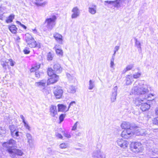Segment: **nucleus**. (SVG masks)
I'll list each match as a JSON object with an SVG mask.
<instances>
[{
  "label": "nucleus",
  "instance_id": "f03ea898",
  "mask_svg": "<svg viewBox=\"0 0 158 158\" xmlns=\"http://www.w3.org/2000/svg\"><path fill=\"white\" fill-rule=\"evenodd\" d=\"M56 17L55 15H52L51 17L47 18L44 21L45 27L48 31H51L55 26Z\"/></svg>",
  "mask_w": 158,
  "mask_h": 158
},
{
  "label": "nucleus",
  "instance_id": "c03bdc74",
  "mask_svg": "<svg viewBox=\"0 0 158 158\" xmlns=\"http://www.w3.org/2000/svg\"><path fill=\"white\" fill-rule=\"evenodd\" d=\"M123 139H118L117 140V144L119 146H121L122 143H123Z\"/></svg>",
  "mask_w": 158,
  "mask_h": 158
},
{
  "label": "nucleus",
  "instance_id": "6ab92c4d",
  "mask_svg": "<svg viewBox=\"0 0 158 158\" xmlns=\"http://www.w3.org/2000/svg\"><path fill=\"white\" fill-rule=\"evenodd\" d=\"M53 37L55 40L60 44H61L62 41V35L57 33H55L53 34Z\"/></svg>",
  "mask_w": 158,
  "mask_h": 158
},
{
  "label": "nucleus",
  "instance_id": "69168bd1",
  "mask_svg": "<svg viewBox=\"0 0 158 158\" xmlns=\"http://www.w3.org/2000/svg\"><path fill=\"white\" fill-rule=\"evenodd\" d=\"M21 26L23 27L24 29H26L27 28V27L22 24L21 25Z\"/></svg>",
  "mask_w": 158,
  "mask_h": 158
},
{
  "label": "nucleus",
  "instance_id": "f8f14e48",
  "mask_svg": "<svg viewBox=\"0 0 158 158\" xmlns=\"http://www.w3.org/2000/svg\"><path fill=\"white\" fill-rule=\"evenodd\" d=\"M135 133L137 135H145L149 133L148 132V130H146L145 129L139 128L136 131Z\"/></svg>",
  "mask_w": 158,
  "mask_h": 158
},
{
  "label": "nucleus",
  "instance_id": "bf43d9fd",
  "mask_svg": "<svg viewBox=\"0 0 158 158\" xmlns=\"http://www.w3.org/2000/svg\"><path fill=\"white\" fill-rule=\"evenodd\" d=\"M35 77L37 78H39L40 77V75L39 74V73L38 71L35 72Z\"/></svg>",
  "mask_w": 158,
  "mask_h": 158
},
{
  "label": "nucleus",
  "instance_id": "7ed1b4c3",
  "mask_svg": "<svg viewBox=\"0 0 158 158\" xmlns=\"http://www.w3.org/2000/svg\"><path fill=\"white\" fill-rule=\"evenodd\" d=\"M25 40L26 42L30 47L31 48L35 47L40 48V44L37 43L32 35L29 34L27 33L26 34Z\"/></svg>",
  "mask_w": 158,
  "mask_h": 158
},
{
  "label": "nucleus",
  "instance_id": "79ce46f5",
  "mask_svg": "<svg viewBox=\"0 0 158 158\" xmlns=\"http://www.w3.org/2000/svg\"><path fill=\"white\" fill-rule=\"evenodd\" d=\"M9 128L10 130L11 134L14 132V131H16V128H15V127L14 125H11L9 126Z\"/></svg>",
  "mask_w": 158,
  "mask_h": 158
},
{
  "label": "nucleus",
  "instance_id": "5701e85b",
  "mask_svg": "<svg viewBox=\"0 0 158 158\" xmlns=\"http://www.w3.org/2000/svg\"><path fill=\"white\" fill-rule=\"evenodd\" d=\"M43 0H35V4L37 6H44L47 3V2L45 1L43 2H42L43 1Z\"/></svg>",
  "mask_w": 158,
  "mask_h": 158
},
{
  "label": "nucleus",
  "instance_id": "09e8293b",
  "mask_svg": "<svg viewBox=\"0 0 158 158\" xmlns=\"http://www.w3.org/2000/svg\"><path fill=\"white\" fill-rule=\"evenodd\" d=\"M55 135L56 137L60 139H62L63 138V136L62 135L58 133H56Z\"/></svg>",
  "mask_w": 158,
  "mask_h": 158
},
{
  "label": "nucleus",
  "instance_id": "3c124183",
  "mask_svg": "<svg viewBox=\"0 0 158 158\" xmlns=\"http://www.w3.org/2000/svg\"><path fill=\"white\" fill-rule=\"evenodd\" d=\"M6 133V131L4 129H2V127L0 128V135L4 134Z\"/></svg>",
  "mask_w": 158,
  "mask_h": 158
},
{
  "label": "nucleus",
  "instance_id": "a878e982",
  "mask_svg": "<svg viewBox=\"0 0 158 158\" xmlns=\"http://www.w3.org/2000/svg\"><path fill=\"white\" fill-rule=\"evenodd\" d=\"M155 113L156 115H158V107L156 109ZM152 122L153 124L158 126V117L154 118L152 120Z\"/></svg>",
  "mask_w": 158,
  "mask_h": 158
},
{
  "label": "nucleus",
  "instance_id": "c756f323",
  "mask_svg": "<svg viewBox=\"0 0 158 158\" xmlns=\"http://www.w3.org/2000/svg\"><path fill=\"white\" fill-rule=\"evenodd\" d=\"M14 18L15 15L13 14H11L7 18L6 22L7 23H11L13 21V20Z\"/></svg>",
  "mask_w": 158,
  "mask_h": 158
},
{
  "label": "nucleus",
  "instance_id": "864d4df0",
  "mask_svg": "<svg viewBox=\"0 0 158 158\" xmlns=\"http://www.w3.org/2000/svg\"><path fill=\"white\" fill-rule=\"evenodd\" d=\"M30 52V51L28 50L27 48H25L23 50V52L25 54H28Z\"/></svg>",
  "mask_w": 158,
  "mask_h": 158
},
{
  "label": "nucleus",
  "instance_id": "4468645a",
  "mask_svg": "<svg viewBox=\"0 0 158 158\" xmlns=\"http://www.w3.org/2000/svg\"><path fill=\"white\" fill-rule=\"evenodd\" d=\"M50 115L53 117L57 118L56 115L57 114L56 107L55 106L52 105L50 109Z\"/></svg>",
  "mask_w": 158,
  "mask_h": 158
},
{
  "label": "nucleus",
  "instance_id": "f257e3e1",
  "mask_svg": "<svg viewBox=\"0 0 158 158\" xmlns=\"http://www.w3.org/2000/svg\"><path fill=\"white\" fill-rule=\"evenodd\" d=\"M149 92L148 88L146 85L143 83L142 81H137L133 84L131 89V93L135 95H144V99H148L151 96L154 95L152 94H149L146 97L145 95Z\"/></svg>",
  "mask_w": 158,
  "mask_h": 158
},
{
  "label": "nucleus",
  "instance_id": "423d86ee",
  "mask_svg": "<svg viewBox=\"0 0 158 158\" xmlns=\"http://www.w3.org/2000/svg\"><path fill=\"white\" fill-rule=\"evenodd\" d=\"M53 92L56 98L60 99L61 98L63 91L61 87L58 86L54 87Z\"/></svg>",
  "mask_w": 158,
  "mask_h": 158
},
{
  "label": "nucleus",
  "instance_id": "a18cd8bd",
  "mask_svg": "<svg viewBox=\"0 0 158 158\" xmlns=\"http://www.w3.org/2000/svg\"><path fill=\"white\" fill-rule=\"evenodd\" d=\"M114 58H112L110 60V67L114 69Z\"/></svg>",
  "mask_w": 158,
  "mask_h": 158
},
{
  "label": "nucleus",
  "instance_id": "dca6fc26",
  "mask_svg": "<svg viewBox=\"0 0 158 158\" xmlns=\"http://www.w3.org/2000/svg\"><path fill=\"white\" fill-rule=\"evenodd\" d=\"M102 153L100 150L95 151L92 154L93 158H102Z\"/></svg>",
  "mask_w": 158,
  "mask_h": 158
},
{
  "label": "nucleus",
  "instance_id": "0eeeda50",
  "mask_svg": "<svg viewBox=\"0 0 158 158\" xmlns=\"http://www.w3.org/2000/svg\"><path fill=\"white\" fill-rule=\"evenodd\" d=\"M118 89V87L117 85L114 86L112 89L110 98L111 103H113L116 101Z\"/></svg>",
  "mask_w": 158,
  "mask_h": 158
},
{
  "label": "nucleus",
  "instance_id": "7c9ffc66",
  "mask_svg": "<svg viewBox=\"0 0 158 158\" xmlns=\"http://www.w3.org/2000/svg\"><path fill=\"white\" fill-rule=\"evenodd\" d=\"M135 46L138 48H139V50L141 51V48L140 42L136 38L135 39Z\"/></svg>",
  "mask_w": 158,
  "mask_h": 158
},
{
  "label": "nucleus",
  "instance_id": "c85d7f7f",
  "mask_svg": "<svg viewBox=\"0 0 158 158\" xmlns=\"http://www.w3.org/2000/svg\"><path fill=\"white\" fill-rule=\"evenodd\" d=\"M9 29L10 31L13 34H15L17 31V28L15 25H12L9 27Z\"/></svg>",
  "mask_w": 158,
  "mask_h": 158
},
{
  "label": "nucleus",
  "instance_id": "e2e57ef3",
  "mask_svg": "<svg viewBox=\"0 0 158 158\" xmlns=\"http://www.w3.org/2000/svg\"><path fill=\"white\" fill-rule=\"evenodd\" d=\"M20 38L19 36H17L16 39V41L18 42H20Z\"/></svg>",
  "mask_w": 158,
  "mask_h": 158
},
{
  "label": "nucleus",
  "instance_id": "0e129e2a",
  "mask_svg": "<svg viewBox=\"0 0 158 158\" xmlns=\"http://www.w3.org/2000/svg\"><path fill=\"white\" fill-rule=\"evenodd\" d=\"M35 71L36 70L34 68H33V67H32L30 70V71L31 72H35Z\"/></svg>",
  "mask_w": 158,
  "mask_h": 158
},
{
  "label": "nucleus",
  "instance_id": "cd10ccee",
  "mask_svg": "<svg viewBox=\"0 0 158 158\" xmlns=\"http://www.w3.org/2000/svg\"><path fill=\"white\" fill-rule=\"evenodd\" d=\"M133 67L134 65L133 64L127 65L126 67L123 70V73H125L127 71L131 70Z\"/></svg>",
  "mask_w": 158,
  "mask_h": 158
},
{
  "label": "nucleus",
  "instance_id": "aec40b11",
  "mask_svg": "<svg viewBox=\"0 0 158 158\" xmlns=\"http://www.w3.org/2000/svg\"><path fill=\"white\" fill-rule=\"evenodd\" d=\"M150 108V106L149 104L146 103H142L140 107V109L143 111H145L148 110Z\"/></svg>",
  "mask_w": 158,
  "mask_h": 158
},
{
  "label": "nucleus",
  "instance_id": "ea45409f",
  "mask_svg": "<svg viewBox=\"0 0 158 158\" xmlns=\"http://www.w3.org/2000/svg\"><path fill=\"white\" fill-rule=\"evenodd\" d=\"M65 116V114H61L60 115L59 117V119L60 120V123H61L63 121L64 118Z\"/></svg>",
  "mask_w": 158,
  "mask_h": 158
},
{
  "label": "nucleus",
  "instance_id": "9b49d317",
  "mask_svg": "<svg viewBox=\"0 0 158 158\" xmlns=\"http://www.w3.org/2000/svg\"><path fill=\"white\" fill-rule=\"evenodd\" d=\"M26 137L27 140V143L29 144L30 147L32 148L34 147L33 143V139L32 138V136L31 134L27 133L26 134Z\"/></svg>",
  "mask_w": 158,
  "mask_h": 158
},
{
  "label": "nucleus",
  "instance_id": "052dcab7",
  "mask_svg": "<svg viewBox=\"0 0 158 158\" xmlns=\"http://www.w3.org/2000/svg\"><path fill=\"white\" fill-rule=\"evenodd\" d=\"M119 48V46H116L114 47V52H116L117 51H118Z\"/></svg>",
  "mask_w": 158,
  "mask_h": 158
},
{
  "label": "nucleus",
  "instance_id": "a19ab883",
  "mask_svg": "<svg viewBox=\"0 0 158 158\" xmlns=\"http://www.w3.org/2000/svg\"><path fill=\"white\" fill-rule=\"evenodd\" d=\"M53 56L49 52L47 55V59L48 60H52Z\"/></svg>",
  "mask_w": 158,
  "mask_h": 158
},
{
  "label": "nucleus",
  "instance_id": "a211bd4d",
  "mask_svg": "<svg viewBox=\"0 0 158 158\" xmlns=\"http://www.w3.org/2000/svg\"><path fill=\"white\" fill-rule=\"evenodd\" d=\"M53 69L54 72L57 73H60L62 71V68L58 64H56L54 65Z\"/></svg>",
  "mask_w": 158,
  "mask_h": 158
},
{
  "label": "nucleus",
  "instance_id": "20e7f679",
  "mask_svg": "<svg viewBox=\"0 0 158 158\" xmlns=\"http://www.w3.org/2000/svg\"><path fill=\"white\" fill-rule=\"evenodd\" d=\"M53 70L51 68H48V74L50 77L48 79V81L51 84H53L57 82L59 78V77L53 72Z\"/></svg>",
  "mask_w": 158,
  "mask_h": 158
},
{
  "label": "nucleus",
  "instance_id": "ddd939ff",
  "mask_svg": "<svg viewBox=\"0 0 158 158\" xmlns=\"http://www.w3.org/2000/svg\"><path fill=\"white\" fill-rule=\"evenodd\" d=\"M46 83V81L43 80L40 81L39 82H36L35 85V86L40 89H44L45 88Z\"/></svg>",
  "mask_w": 158,
  "mask_h": 158
},
{
  "label": "nucleus",
  "instance_id": "393cba45",
  "mask_svg": "<svg viewBox=\"0 0 158 158\" xmlns=\"http://www.w3.org/2000/svg\"><path fill=\"white\" fill-rule=\"evenodd\" d=\"M96 6L95 5H93L92 7H89V8L88 11L91 14L94 15L96 13Z\"/></svg>",
  "mask_w": 158,
  "mask_h": 158
},
{
  "label": "nucleus",
  "instance_id": "2eb2a0df",
  "mask_svg": "<svg viewBox=\"0 0 158 158\" xmlns=\"http://www.w3.org/2000/svg\"><path fill=\"white\" fill-rule=\"evenodd\" d=\"M57 106L59 112H66L69 110L65 105L62 104H59Z\"/></svg>",
  "mask_w": 158,
  "mask_h": 158
},
{
  "label": "nucleus",
  "instance_id": "2f4dec72",
  "mask_svg": "<svg viewBox=\"0 0 158 158\" xmlns=\"http://www.w3.org/2000/svg\"><path fill=\"white\" fill-rule=\"evenodd\" d=\"M89 87L88 89L90 90H91L93 89V88L95 86V84L94 83V81H93L92 80H90L89 81Z\"/></svg>",
  "mask_w": 158,
  "mask_h": 158
},
{
  "label": "nucleus",
  "instance_id": "8fccbe9b",
  "mask_svg": "<svg viewBox=\"0 0 158 158\" xmlns=\"http://www.w3.org/2000/svg\"><path fill=\"white\" fill-rule=\"evenodd\" d=\"M130 128H129V130L137 127L136 125L134 123H130Z\"/></svg>",
  "mask_w": 158,
  "mask_h": 158
},
{
  "label": "nucleus",
  "instance_id": "1a4fd4ad",
  "mask_svg": "<svg viewBox=\"0 0 158 158\" xmlns=\"http://www.w3.org/2000/svg\"><path fill=\"white\" fill-rule=\"evenodd\" d=\"M72 12H73L71 15L72 19L76 18L80 15V12L79 8L77 6L73 7L72 10Z\"/></svg>",
  "mask_w": 158,
  "mask_h": 158
},
{
  "label": "nucleus",
  "instance_id": "4c0bfd02",
  "mask_svg": "<svg viewBox=\"0 0 158 158\" xmlns=\"http://www.w3.org/2000/svg\"><path fill=\"white\" fill-rule=\"evenodd\" d=\"M11 134L12 136L14 138H16L19 136V132L16 130L15 131H14V132H13Z\"/></svg>",
  "mask_w": 158,
  "mask_h": 158
},
{
  "label": "nucleus",
  "instance_id": "39448f33",
  "mask_svg": "<svg viewBox=\"0 0 158 158\" xmlns=\"http://www.w3.org/2000/svg\"><path fill=\"white\" fill-rule=\"evenodd\" d=\"M6 151L10 155V156L13 158H15L16 155L22 156L23 154L22 151L17 149H8Z\"/></svg>",
  "mask_w": 158,
  "mask_h": 158
},
{
  "label": "nucleus",
  "instance_id": "37998d69",
  "mask_svg": "<svg viewBox=\"0 0 158 158\" xmlns=\"http://www.w3.org/2000/svg\"><path fill=\"white\" fill-rule=\"evenodd\" d=\"M56 53L58 55H62L63 54L62 51L61 49L57 48L56 49Z\"/></svg>",
  "mask_w": 158,
  "mask_h": 158
},
{
  "label": "nucleus",
  "instance_id": "603ef678",
  "mask_svg": "<svg viewBox=\"0 0 158 158\" xmlns=\"http://www.w3.org/2000/svg\"><path fill=\"white\" fill-rule=\"evenodd\" d=\"M48 153L52 155L54 154V151H52L51 148H48Z\"/></svg>",
  "mask_w": 158,
  "mask_h": 158
},
{
  "label": "nucleus",
  "instance_id": "5fc2aeb1",
  "mask_svg": "<svg viewBox=\"0 0 158 158\" xmlns=\"http://www.w3.org/2000/svg\"><path fill=\"white\" fill-rule=\"evenodd\" d=\"M67 76L69 80H71V79H74V77L72 76L69 74H67Z\"/></svg>",
  "mask_w": 158,
  "mask_h": 158
},
{
  "label": "nucleus",
  "instance_id": "c9c22d12",
  "mask_svg": "<svg viewBox=\"0 0 158 158\" xmlns=\"http://www.w3.org/2000/svg\"><path fill=\"white\" fill-rule=\"evenodd\" d=\"M1 64L2 65L3 68L5 70H6L7 67H8V64H7V61H6L5 62H1Z\"/></svg>",
  "mask_w": 158,
  "mask_h": 158
},
{
  "label": "nucleus",
  "instance_id": "b1692460",
  "mask_svg": "<svg viewBox=\"0 0 158 158\" xmlns=\"http://www.w3.org/2000/svg\"><path fill=\"white\" fill-rule=\"evenodd\" d=\"M15 143V141L13 139H11L8 141L5 142L3 144V146H6L7 147H10L9 145H14Z\"/></svg>",
  "mask_w": 158,
  "mask_h": 158
},
{
  "label": "nucleus",
  "instance_id": "f704fd0d",
  "mask_svg": "<svg viewBox=\"0 0 158 158\" xmlns=\"http://www.w3.org/2000/svg\"><path fill=\"white\" fill-rule=\"evenodd\" d=\"M149 154L154 156L158 155V151L157 149H154L153 151H150Z\"/></svg>",
  "mask_w": 158,
  "mask_h": 158
},
{
  "label": "nucleus",
  "instance_id": "6e6d98bb",
  "mask_svg": "<svg viewBox=\"0 0 158 158\" xmlns=\"http://www.w3.org/2000/svg\"><path fill=\"white\" fill-rule=\"evenodd\" d=\"M75 103H76L75 101H73L71 102L69 105L68 108L69 109V108H70V107L71 106H73V105H75Z\"/></svg>",
  "mask_w": 158,
  "mask_h": 158
},
{
  "label": "nucleus",
  "instance_id": "bb28decb",
  "mask_svg": "<svg viewBox=\"0 0 158 158\" xmlns=\"http://www.w3.org/2000/svg\"><path fill=\"white\" fill-rule=\"evenodd\" d=\"M67 91L69 93L74 94L76 92V89L75 86L71 85L69 86Z\"/></svg>",
  "mask_w": 158,
  "mask_h": 158
},
{
  "label": "nucleus",
  "instance_id": "774afa93",
  "mask_svg": "<svg viewBox=\"0 0 158 158\" xmlns=\"http://www.w3.org/2000/svg\"><path fill=\"white\" fill-rule=\"evenodd\" d=\"M33 32L35 33H37V30L35 29H33Z\"/></svg>",
  "mask_w": 158,
  "mask_h": 158
},
{
  "label": "nucleus",
  "instance_id": "680f3d73",
  "mask_svg": "<svg viewBox=\"0 0 158 158\" xmlns=\"http://www.w3.org/2000/svg\"><path fill=\"white\" fill-rule=\"evenodd\" d=\"M40 67V65H37L33 67V68H34L36 70L38 69Z\"/></svg>",
  "mask_w": 158,
  "mask_h": 158
},
{
  "label": "nucleus",
  "instance_id": "de8ad7c7",
  "mask_svg": "<svg viewBox=\"0 0 158 158\" xmlns=\"http://www.w3.org/2000/svg\"><path fill=\"white\" fill-rule=\"evenodd\" d=\"M7 63V64L9 63L11 66H13L14 65V62H13L12 59H10L9 60H8Z\"/></svg>",
  "mask_w": 158,
  "mask_h": 158
},
{
  "label": "nucleus",
  "instance_id": "412c9836",
  "mask_svg": "<svg viewBox=\"0 0 158 158\" xmlns=\"http://www.w3.org/2000/svg\"><path fill=\"white\" fill-rule=\"evenodd\" d=\"M143 101V99L139 97H136L134 100V103L136 106H139L142 104Z\"/></svg>",
  "mask_w": 158,
  "mask_h": 158
},
{
  "label": "nucleus",
  "instance_id": "13d9d810",
  "mask_svg": "<svg viewBox=\"0 0 158 158\" xmlns=\"http://www.w3.org/2000/svg\"><path fill=\"white\" fill-rule=\"evenodd\" d=\"M24 126L26 129H27L29 130H30V127L28 124L27 123H24Z\"/></svg>",
  "mask_w": 158,
  "mask_h": 158
},
{
  "label": "nucleus",
  "instance_id": "473e14b6",
  "mask_svg": "<svg viewBox=\"0 0 158 158\" xmlns=\"http://www.w3.org/2000/svg\"><path fill=\"white\" fill-rule=\"evenodd\" d=\"M105 2L110 4H112L114 5H115V4H118L119 3V0H116V1H105Z\"/></svg>",
  "mask_w": 158,
  "mask_h": 158
},
{
  "label": "nucleus",
  "instance_id": "4d7b16f0",
  "mask_svg": "<svg viewBox=\"0 0 158 158\" xmlns=\"http://www.w3.org/2000/svg\"><path fill=\"white\" fill-rule=\"evenodd\" d=\"M77 122H76L75 124H74V126H73V127L72 128V130H75L77 127Z\"/></svg>",
  "mask_w": 158,
  "mask_h": 158
},
{
  "label": "nucleus",
  "instance_id": "f3484780",
  "mask_svg": "<svg viewBox=\"0 0 158 158\" xmlns=\"http://www.w3.org/2000/svg\"><path fill=\"white\" fill-rule=\"evenodd\" d=\"M126 85L131 84L134 81L132 75L131 74L127 75L126 77Z\"/></svg>",
  "mask_w": 158,
  "mask_h": 158
},
{
  "label": "nucleus",
  "instance_id": "9d476101",
  "mask_svg": "<svg viewBox=\"0 0 158 158\" xmlns=\"http://www.w3.org/2000/svg\"><path fill=\"white\" fill-rule=\"evenodd\" d=\"M140 146V143H139L135 142L132 143L131 146V149L135 152H138L139 151V148Z\"/></svg>",
  "mask_w": 158,
  "mask_h": 158
},
{
  "label": "nucleus",
  "instance_id": "338daca9",
  "mask_svg": "<svg viewBox=\"0 0 158 158\" xmlns=\"http://www.w3.org/2000/svg\"><path fill=\"white\" fill-rule=\"evenodd\" d=\"M60 131L62 132L63 134L64 133L65 131H64V130H63L62 129H60Z\"/></svg>",
  "mask_w": 158,
  "mask_h": 158
},
{
  "label": "nucleus",
  "instance_id": "6e6552de",
  "mask_svg": "<svg viewBox=\"0 0 158 158\" xmlns=\"http://www.w3.org/2000/svg\"><path fill=\"white\" fill-rule=\"evenodd\" d=\"M133 133L130 130H124L121 133L122 137L125 139H128L133 136Z\"/></svg>",
  "mask_w": 158,
  "mask_h": 158
},
{
  "label": "nucleus",
  "instance_id": "4be33fe9",
  "mask_svg": "<svg viewBox=\"0 0 158 158\" xmlns=\"http://www.w3.org/2000/svg\"><path fill=\"white\" fill-rule=\"evenodd\" d=\"M121 127L123 129L129 130L130 128V123L129 122H124L121 124Z\"/></svg>",
  "mask_w": 158,
  "mask_h": 158
},
{
  "label": "nucleus",
  "instance_id": "58836bf2",
  "mask_svg": "<svg viewBox=\"0 0 158 158\" xmlns=\"http://www.w3.org/2000/svg\"><path fill=\"white\" fill-rule=\"evenodd\" d=\"M141 75V73L137 72L134 74L132 76L134 78L137 79Z\"/></svg>",
  "mask_w": 158,
  "mask_h": 158
},
{
  "label": "nucleus",
  "instance_id": "72a5a7b5",
  "mask_svg": "<svg viewBox=\"0 0 158 158\" xmlns=\"http://www.w3.org/2000/svg\"><path fill=\"white\" fill-rule=\"evenodd\" d=\"M128 144L129 143L128 142L123 140V143L121 146H120V147L123 148H126L128 147Z\"/></svg>",
  "mask_w": 158,
  "mask_h": 158
},
{
  "label": "nucleus",
  "instance_id": "49530a36",
  "mask_svg": "<svg viewBox=\"0 0 158 158\" xmlns=\"http://www.w3.org/2000/svg\"><path fill=\"white\" fill-rule=\"evenodd\" d=\"M63 135L64 136L68 138H70L71 137L70 134L67 131H65L64 132Z\"/></svg>",
  "mask_w": 158,
  "mask_h": 158
},
{
  "label": "nucleus",
  "instance_id": "e433bc0d",
  "mask_svg": "<svg viewBox=\"0 0 158 158\" xmlns=\"http://www.w3.org/2000/svg\"><path fill=\"white\" fill-rule=\"evenodd\" d=\"M68 147V144L66 143H63L60 144L59 145V147L61 149L66 148Z\"/></svg>",
  "mask_w": 158,
  "mask_h": 158
}]
</instances>
